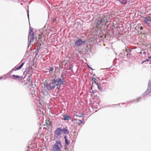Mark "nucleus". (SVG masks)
Returning <instances> with one entry per match:
<instances>
[{
	"label": "nucleus",
	"instance_id": "7",
	"mask_svg": "<svg viewBox=\"0 0 151 151\" xmlns=\"http://www.w3.org/2000/svg\"><path fill=\"white\" fill-rule=\"evenodd\" d=\"M151 91V79L149 81L148 88L147 90L143 94V96L147 95L149 93H150Z\"/></svg>",
	"mask_w": 151,
	"mask_h": 151
},
{
	"label": "nucleus",
	"instance_id": "34",
	"mask_svg": "<svg viewBox=\"0 0 151 151\" xmlns=\"http://www.w3.org/2000/svg\"><path fill=\"white\" fill-rule=\"evenodd\" d=\"M73 41L74 42V44L73 45V46H74V47H75L76 46V40H75V39H74L73 40Z\"/></svg>",
	"mask_w": 151,
	"mask_h": 151
},
{
	"label": "nucleus",
	"instance_id": "37",
	"mask_svg": "<svg viewBox=\"0 0 151 151\" xmlns=\"http://www.w3.org/2000/svg\"><path fill=\"white\" fill-rule=\"evenodd\" d=\"M77 53H80V52L79 50H76V54Z\"/></svg>",
	"mask_w": 151,
	"mask_h": 151
},
{
	"label": "nucleus",
	"instance_id": "47",
	"mask_svg": "<svg viewBox=\"0 0 151 151\" xmlns=\"http://www.w3.org/2000/svg\"><path fill=\"white\" fill-rule=\"evenodd\" d=\"M148 59L149 60L150 59H151V56L149 57L148 58Z\"/></svg>",
	"mask_w": 151,
	"mask_h": 151
},
{
	"label": "nucleus",
	"instance_id": "15",
	"mask_svg": "<svg viewBox=\"0 0 151 151\" xmlns=\"http://www.w3.org/2000/svg\"><path fill=\"white\" fill-rule=\"evenodd\" d=\"M61 130H62V134L63 133L64 134H67L68 133L67 129L65 128H63L62 129L61 128Z\"/></svg>",
	"mask_w": 151,
	"mask_h": 151
},
{
	"label": "nucleus",
	"instance_id": "32",
	"mask_svg": "<svg viewBox=\"0 0 151 151\" xmlns=\"http://www.w3.org/2000/svg\"><path fill=\"white\" fill-rule=\"evenodd\" d=\"M66 73H62V75L61 76V77H63L64 75H66Z\"/></svg>",
	"mask_w": 151,
	"mask_h": 151
},
{
	"label": "nucleus",
	"instance_id": "19",
	"mask_svg": "<svg viewBox=\"0 0 151 151\" xmlns=\"http://www.w3.org/2000/svg\"><path fill=\"white\" fill-rule=\"evenodd\" d=\"M70 117L69 115L65 114L64 117V119L65 120H68L70 119Z\"/></svg>",
	"mask_w": 151,
	"mask_h": 151
},
{
	"label": "nucleus",
	"instance_id": "18",
	"mask_svg": "<svg viewBox=\"0 0 151 151\" xmlns=\"http://www.w3.org/2000/svg\"><path fill=\"white\" fill-rule=\"evenodd\" d=\"M24 63V62L22 63L17 68L14 70L15 71L21 69Z\"/></svg>",
	"mask_w": 151,
	"mask_h": 151
},
{
	"label": "nucleus",
	"instance_id": "10",
	"mask_svg": "<svg viewBox=\"0 0 151 151\" xmlns=\"http://www.w3.org/2000/svg\"><path fill=\"white\" fill-rule=\"evenodd\" d=\"M85 42V40L80 38H78V39L76 40V46H80L84 44Z\"/></svg>",
	"mask_w": 151,
	"mask_h": 151
},
{
	"label": "nucleus",
	"instance_id": "17",
	"mask_svg": "<svg viewBox=\"0 0 151 151\" xmlns=\"http://www.w3.org/2000/svg\"><path fill=\"white\" fill-rule=\"evenodd\" d=\"M62 79L61 78H58L57 79V84L61 85H62Z\"/></svg>",
	"mask_w": 151,
	"mask_h": 151
},
{
	"label": "nucleus",
	"instance_id": "3",
	"mask_svg": "<svg viewBox=\"0 0 151 151\" xmlns=\"http://www.w3.org/2000/svg\"><path fill=\"white\" fill-rule=\"evenodd\" d=\"M62 147L60 141H57L53 145L50 149L51 151H61L60 147Z\"/></svg>",
	"mask_w": 151,
	"mask_h": 151
},
{
	"label": "nucleus",
	"instance_id": "46",
	"mask_svg": "<svg viewBox=\"0 0 151 151\" xmlns=\"http://www.w3.org/2000/svg\"><path fill=\"white\" fill-rule=\"evenodd\" d=\"M72 35H72V37H76V36H75V35H73V34Z\"/></svg>",
	"mask_w": 151,
	"mask_h": 151
},
{
	"label": "nucleus",
	"instance_id": "55",
	"mask_svg": "<svg viewBox=\"0 0 151 151\" xmlns=\"http://www.w3.org/2000/svg\"><path fill=\"white\" fill-rule=\"evenodd\" d=\"M125 104V103H122V104Z\"/></svg>",
	"mask_w": 151,
	"mask_h": 151
},
{
	"label": "nucleus",
	"instance_id": "11",
	"mask_svg": "<svg viewBox=\"0 0 151 151\" xmlns=\"http://www.w3.org/2000/svg\"><path fill=\"white\" fill-rule=\"evenodd\" d=\"M127 52L126 50H123L122 52L120 54L119 56L120 57L124 58L126 56L127 57Z\"/></svg>",
	"mask_w": 151,
	"mask_h": 151
},
{
	"label": "nucleus",
	"instance_id": "57",
	"mask_svg": "<svg viewBox=\"0 0 151 151\" xmlns=\"http://www.w3.org/2000/svg\"><path fill=\"white\" fill-rule=\"evenodd\" d=\"M150 68L151 69V65L150 66Z\"/></svg>",
	"mask_w": 151,
	"mask_h": 151
},
{
	"label": "nucleus",
	"instance_id": "26",
	"mask_svg": "<svg viewBox=\"0 0 151 151\" xmlns=\"http://www.w3.org/2000/svg\"><path fill=\"white\" fill-rule=\"evenodd\" d=\"M60 65H59V67H57L55 68L56 69H58V70L60 71Z\"/></svg>",
	"mask_w": 151,
	"mask_h": 151
},
{
	"label": "nucleus",
	"instance_id": "1",
	"mask_svg": "<svg viewBox=\"0 0 151 151\" xmlns=\"http://www.w3.org/2000/svg\"><path fill=\"white\" fill-rule=\"evenodd\" d=\"M110 16L107 14L103 15L102 17L97 19L95 22L96 24L99 27L105 25L106 23L109 22Z\"/></svg>",
	"mask_w": 151,
	"mask_h": 151
},
{
	"label": "nucleus",
	"instance_id": "28",
	"mask_svg": "<svg viewBox=\"0 0 151 151\" xmlns=\"http://www.w3.org/2000/svg\"><path fill=\"white\" fill-rule=\"evenodd\" d=\"M63 81L62 82V85H65L66 83V82L63 80V78H62Z\"/></svg>",
	"mask_w": 151,
	"mask_h": 151
},
{
	"label": "nucleus",
	"instance_id": "50",
	"mask_svg": "<svg viewBox=\"0 0 151 151\" xmlns=\"http://www.w3.org/2000/svg\"><path fill=\"white\" fill-rule=\"evenodd\" d=\"M3 78V76H2V77H0V79H2Z\"/></svg>",
	"mask_w": 151,
	"mask_h": 151
},
{
	"label": "nucleus",
	"instance_id": "23",
	"mask_svg": "<svg viewBox=\"0 0 151 151\" xmlns=\"http://www.w3.org/2000/svg\"><path fill=\"white\" fill-rule=\"evenodd\" d=\"M142 99V97H139L137 99H136L135 100H134L133 101H132L133 102H137L139 101V99Z\"/></svg>",
	"mask_w": 151,
	"mask_h": 151
},
{
	"label": "nucleus",
	"instance_id": "40",
	"mask_svg": "<svg viewBox=\"0 0 151 151\" xmlns=\"http://www.w3.org/2000/svg\"><path fill=\"white\" fill-rule=\"evenodd\" d=\"M27 17H28V18L29 19V12H28H28L27 13Z\"/></svg>",
	"mask_w": 151,
	"mask_h": 151
},
{
	"label": "nucleus",
	"instance_id": "31",
	"mask_svg": "<svg viewBox=\"0 0 151 151\" xmlns=\"http://www.w3.org/2000/svg\"><path fill=\"white\" fill-rule=\"evenodd\" d=\"M68 146L67 145H65V146L64 149L65 150H66L68 149Z\"/></svg>",
	"mask_w": 151,
	"mask_h": 151
},
{
	"label": "nucleus",
	"instance_id": "29",
	"mask_svg": "<svg viewBox=\"0 0 151 151\" xmlns=\"http://www.w3.org/2000/svg\"><path fill=\"white\" fill-rule=\"evenodd\" d=\"M57 85H56V86H57V89H58V90H59V89H60V85H58V84H57Z\"/></svg>",
	"mask_w": 151,
	"mask_h": 151
},
{
	"label": "nucleus",
	"instance_id": "54",
	"mask_svg": "<svg viewBox=\"0 0 151 151\" xmlns=\"http://www.w3.org/2000/svg\"><path fill=\"white\" fill-rule=\"evenodd\" d=\"M91 89H92V86H91Z\"/></svg>",
	"mask_w": 151,
	"mask_h": 151
},
{
	"label": "nucleus",
	"instance_id": "24",
	"mask_svg": "<svg viewBox=\"0 0 151 151\" xmlns=\"http://www.w3.org/2000/svg\"><path fill=\"white\" fill-rule=\"evenodd\" d=\"M65 145L68 146L69 144H70V142L68 141V139H66L65 140Z\"/></svg>",
	"mask_w": 151,
	"mask_h": 151
},
{
	"label": "nucleus",
	"instance_id": "45",
	"mask_svg": "<svg viewBox=\"0 0 151 151\" xmlns=\"http://www.w3.org/2000/svg\"><path fill=\"white\" fill-rule=\"evenodd\" d=\"M143 29V27H141L140 28V30L142 29Z\"/></svg>",
	"mask_w": 151,
	"mask_h": 151
},
{
	"label": "nucleus",
	"instance_id": "25",
	"mask_svg": "<svg viewBox=\"0 0 151 151\" xmlns=\"http://www.w3.org/2000/svg\"><path fill=\"white\" fill-rule=\"evenodd\" d=\"M40 48H38V47H37V48L36 49V50L35 52V53L36 55L38 54V53L39 52V49Z\"/></svg>",
	"mask_w": 151,
	"mask_h": 151
},
{
	"label": "nucleus",
	"instance_id": "8",
	"mask_svg": "<svg viewBox=\"0 0 151 151\" xmlns=\"http://www.w3.org/2000/svg\"><path fill=\"white\" fill-rule=\"evenodd\" d=\"M143 21L146 24L149 25L150 22H151V17L147 16L143 17Z\"/></svg>",
	"mask_w": 151,
	"mask_h": 151
},
{
	"label": "nucleus",
	"instance_id": "30",
	"mask_svg": "<svg viewBox=\"0 0 151 151\" xmlns=\"http://www.w3.org/2000/svg\"><path fill=\"white\" fill-rule=\"evenodd\" d=\"M94 83L95 85H97V86L99 85L98 82H97L96 81H95L94 82H93V83Z\"/></svg>",
	"mask_w": 151,
	"mask_h": 151
},
{
	"label": "nucleus",
	"instance_id": "35",
	"mask_svg": "<svg viewBox=\"0 0 151 151\" xmlns=\"http://www.w3.org/2000/svg\"><path fill=\"white\" fill-rule=\"evenodd\" d=\"M41 46V44L40 43H39V44H38V46H37V47H38V48H40V46Z\"/></svg>",
	"mask_w": 151,
	"mask_h": 151
},
{
	"label": "nucleus",
	"instance_id": "12",
	"mask_svg": "<svg viewBox=\"0 0 151 151\" xmlns=\"http://www.w3.org/2000/svg\"><path fill=\"white\" fill-rule=\"evenodd\" d=\"M12 76L14 77V78L15 80L18 79V80L20 81L22 80V76L14 75H13Z\"/></svg>",
	"mask_w": 151,
	"mask_h": 151
},
{
	"label": "nucleus",
	"instance_id": "27",
	"mask_svg": "<svg viewBox=\"0 0 151 151\" xmlns=\"http://www.w3.org/2000/svg\"><path fill=\"white\" fill-rule=\"evenodd\" d=\"M54 69L52 67H50V70L49 71V73H50V72L52 71Z\"/></svg>",
	"mask_w": 151,
	"mask_h": 151
},
{
	"label": "nucleus",
	"instance_id": "14",
	"mask_svg": "<svg viewBox=\"0 0 151 151\" xmlns=\"http://www.w3.org/2000/svg\"><path fill=\"white\" fill-rule=\"evenodd\" d=\"M51 82H50L52 86H55V87L56 86L57 84V79H56V77L54 78L51 81Z\"/></svg>",
	"mask_w": 151,
	"mask_h": 151
},
{
	"label": "nucleus",
	"instance_id": "13",
	"mask_svg": "<svg viewBox=\"0 0 151 151\" xmlns=\"http://www.w3.org/2000/svg\"><path fill=\"white\" fill-rule=\"evenodd\" d=\"M127 52V57L128 58L130 59L131 58V50L127 49H126Z\"/></svg>",
	"mask_w": 151,
	"mask_h": 151
},
{
	"label": "nucleus",
	"instance_id": "41",
	"mask_svg": "<svg viewBox=\"0 0 151 151\" xmlns=\"http://www.w3.org/2000/svg\"><path fill=\"white\" fill-rule=\"evenodd\" d=\"M47 124H48L47 123ZM48 125L51 126H52L51 124H50V123H49V124H48Z\"/></svg>",
	"mask_w": 151,
	"mask_h": 151
},
{
	"label": "nucleus",
	"instance_id": "52",
	"mask_svg": "<svg viewBox=\"0 0 151 151\" xmlns=\"http://www.w3.org/2000/svg\"><path fill=\"white\" fill-rule=\"evenodd\" d=\"M150 93L149 95H150V96H151V93Z\"/></svg>",
	"mask_w": 151,
	"mask_h": 151
},
{
	"label": "nucleus",
	"instance_id": "20",
	"mask_svg": "<svg viewBox=\"0 0 151 151\" xmlns=\"http://www.w3.org/2000/svg\"><path fill=\"white\" fill-rule=\"evenodd\" d=\"M76 123L78 124L79 125H80L83 123L82 121L80 119H76Z\"/></svg>",
	"mask_w": 151,
	"mask_h": 151
},
{
	"label": "nucleus",
	"instance_id": "48",
	"mask_svg": "<svg viewBox=\"0 0 151 151\" xmlns=\"http://www.w3.org/2000/svg\"><path fill=\"white\" fill-rule=\"evenodd\" d=\"M15 70V69H14V68H13V69H12V71H15V70Z\"/></svg>",
	"mask_w": 151,
	"mask_h": 151
},
{
	"label": "nucleus",
	"instance_id": "9",
	"mask_svg": "<svg viewBox=\"0 0 151 151\" xmlns=\"http://www.w3.org/2000/svg\"><path fill=\"white\" fill-rule=\"evenodd\" d=\"M61 134L62 130H61V128H58L54 132V137L55 138H57Z\"/></svg>",
	"mask_w": 151,
	"mask_h": 151
},
{
	"label": "nucleus",
	"instance_id": "38",
	"mask_svg": "<svg viewBox=\"0 0 151 151\" xmlns=\"http://www.w3.org/2000/svg\"><path fill=\"white\" fill-rule=\"evenodd\" d=\"M90 93H94V91L93 90H92L91 91H90Z\"/></svg>",
	"mask_w": 151,
	"mask_h": 151
},
{
	"label": "nucleus",
	"instance_id": "53",
	"mask_svg": "<svg viewBox=\"0 0 151 151\" xmlns=\"http://www.w3.org/2000/svg\"><path fill=\"white\" fill-rule=\"evenodd\" d=\"M24 85H26V83H24Z\"/></svg>",
	"mask_w": 151,
	"mask_h": 151
},
{
	"label": "nucleus",
	"instance_id": "39",
	"mask_svg": "<svg viewBox=\"0 0 151 151\" xmlns=\"http://www.w3.org/2000/svg\"><path fill=\"white\" fill-rule=\"evenodd\" d=\"M64 138L65 139H65H67V137L66 135H64Z\"/></svg>",
	"mask_w": 151,
	"mask_h": 151
},
{
	"label": "nucleus",
	"instance_id": "6",
	"mask_svg": "<svg viewBox=\"0 0 151 151\" xmlns=\"http://www.w3.org/2000/svg\"><path fill=\"white\" fill-rule=\"evenodd\" d=\"M44 86L46 88V89L48 90H52L54 89L55 88V86H52L50 83H46L44 84Z\"/></svg>",
	"mask_w": 151,
	"mask_h": 151
},
{
	"label": "nucleus",
	"instance_id": "4",
	"mask_svg": "<svg viewBox=\"0 0 151 151\" xmlns=\"http://www.w3.org/2000/svg\"><path fill=\"white\" fill-rule=\"evenodd\" d=\"M32 81L29 84L28 88L29 89V96L32 98H34L35 96V88L33 87V85L32 84Z\"/></svg>",
	"mask_w": 151,
	"mask_h": 151
},
{
	"label": "nucleus",
	"instance_id": "43",
	"mask_svg": "<svg viewBox=\"0 0 151 151\" xmlns=\"http://www.w3.org/2000/svg\"><path fill=\"white\" fill-rule=\"evenodd\" d=\"M131 101H127V103H126V104H129V103Z\"/></svg>",
	"mask_w": 151,
	"mask_h": 151
},
{
	"label": "nucleus",
	"instance_id": "2",
	"mask_svg": "<svg viewBox=\"0 0 151 151\" xmlns=\"http://www.w3.org/2000/svg\"><path fill=\"white\" fill-rule=\"evenodd\" d=\"M32 68L30 66L26 68L25 70L23 73V75H24V79L25 81L26 80L29 83L31 81L30 78L32 77Z\"/></svg>",
	"mask_w": 151,
	"mask_h": 151
},
{
	"label": "nucleus",
	"instance_id": "16",
	"mask_svg": "<svg viewBox=\"0 0 151 151\" xmlns=\"http://www.w3.org/2000/svg\"><path fill=\"white\" fill-rule=\"evenodd\" d=\"M122 5H125L127 2V0H117Z\"/></svg>",
	"mask_w": 151,
	"mask_h": 151
},
{
	"label": "nucleus",
	"instance_id": "42",
	"mask_svg": "<svg viewBox=\"0 0 151 151\" xmlns=\"http://www.w3.org/2000/svg\"><path fill=\"white\" fill-rule=\"evenodd\" d=\"M146 61H145V60H144L141 63V64H143L145 62H146Z\"/></svg>",
	"mask_w": 151,
	"mask_h": 151
},
{
	"label": "nucleus",
	"instance_id": "33",
	"mask_svg": "<svg viewBox=\"0 0 151 151\" xmlns=\"http://www.w3.org/2000/svg\"><path fill=\"white\" fill-rule=\"evenodd\" d=\"M92 80L93 81V82H94L95 81H96V78H92Z\"/></svg>",
	"mask_w": 151,
	"mask_h": 151
},
{
	"label": "nucleus",
	"instance_id": "56",
	"mask_svg": "<svg viewBox=\"0 0 151 151\" xmlns=\"http://www.w3.org/2000/svg\"><path fill=\"white\" fill-rule=\"evenodd\" d=\"M21 4H22H22H22V3H21Z\"/></svg>",
	"mask_w": 151,
	"mask_h": 151
},
{
	"label": "nucleus",
	"instance_id": "22",
	"mask_svg": "<svg viewBox=\"0 0 151 151\" xmlns=\"http://www.w3.org/2000/svg\"><path fill=\"white\" fill-rule=\"evenodd\" d=\"M97 88L99 89V90L101 91L103 90V89L101 87L100 84H99L97 86Z\"/></svg>",
	"mask_w": 151,
	"mask_h": 151
},
{
	"label": "nucleus",
	"instance_id": "44",
	"mask_svg": "<svg viewBox=\"0 0 151 151\" xmlns=\"http://www.w3.org/2000/svg\"><path fill=\"white\" fill-rule=\"evenodd\" d=\"M149 59H147L145 60V61L146 62L149 61Z\"/></svg>",
	"mask_w": 151,
	"mask_h": 151
},
{
	"label": "nucleus",
	"instance_id": "51",
	"mask_svg": "<svg viewBox=\"0 0 151 151\" xmlns=\"http://www.w3.org/2000/svg\"><path fill=\"white\" fill-rule=\"evenodd\" d=\"M56 18H55V19H53V22H54V21H56Z\"/></svg>",
	"mask_w": 151,
	"mask_h": 151
},
{
	"label": "nucleus",
	"instance_id": "21",
	"mask_svg": "<svg viewBox=\"0 0 151 151\" xmlns=\"http://www.w3.org/2000/svg\"><path fill=\"white\" fill-rule=\"evenodd\" d=\"M83 116V114L81 113H78L76 112V116L79 117H82Z\"/></svg>",
	"mask_w": 151,
	"mask_h": 151
},
{
	"label": "nucleus",
	"instance_id": "49",
	"mask_svg": "<svg viewBox=\"0 0 151 151\" xmlns=\"http://www.w3.org/2000/svg\"><path fill=\"white\" fill-rule=\"evenodd\" d=\"M88 67L89 68H90L92 70H93V69H92L91 67H90L88 65Z\"/></svg>",
	"mask_w": 151,
	"mask_h": 151
},
{
	"label": "nucleus",
	"instance_id": "5",
	"mask_svg": "<svg viewBox=\"0 0 151 151\" xmlns=\"http://www.w3.org/2000/svg\"><path fill=\"white\" fill-rule=\"evenodd\" d=\"M34 39V34L33 32V28L32 27H29V32L28 36V40L29 41L28 48L29 47L30 43L33 41Z\"/></svg>",
	"mask_w": 151,
	"mask_h": 151
},
{
	"label": "nucleus",
	"instance_id": "36",
	"mask_svg": "<svg viewBox=\"0 0 151 151\" xmlns=\"http://www.w3.org/2000/svg\"><path fill=\"white\" fill-rule=\"evenodd\" d=\"M73 68V66L72 65H71L70 67L68 68L69 70H70L71 69V68Z\"/></svg>",
	"mask_w": 151,
	"mask_h": 151
}]
</instances>
